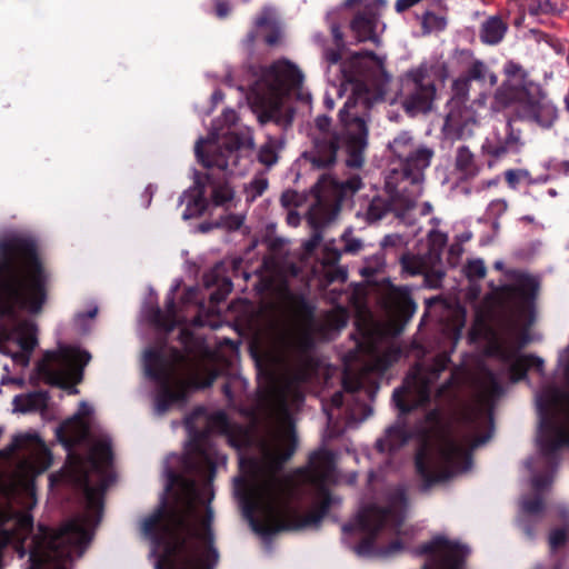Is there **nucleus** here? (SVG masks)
I'll use <instances>...</instances> for the list:
<instances>
[{
  "mask_svg": "<svg viewBox=\"0 0 569 569\" xmlns=\"http://www.w3.org/2000/svg\"><path fill=\"white\" fill-rule=\"evenodd\" d=\"M313 347L307 326L284 321L272 326L253 351L269 376L262 398L273 422L259 439L257 453L240 460L244 477L236 480L234 491L243 517L264 540L284 529L281 521L291 508V481L280 470L296 450L292 413L305 401L302 387L312 372Z\"/></svg>",
  "mask_w": 569,
  "mask_h": 569,
  "instance_id": "obj_1",
  "label": "nucleus"
},
{
  "mask_svg": "<svg viewBox=\"0 0 569 569\" xmlns=\"http://www.w3.org/2000/svg\"><path fill=\"white\" fill-rule=\"evenodd\" d=\"M462 320L440 326L436 355L428 367L416 365L393 391L392 400L399 410L397 421L388 427L383 437L376 441L380 453L391 455L416 438V470L422 480L421 491L443 482L471 468V451L486 443L492 435V417L485 407L468 410L457 430L446 427L442 406L455 403L462 385L470 376L467 362L456 366L450 377L435 393L436 407L431 403V387L450 363V355L461 338Z\"/></svg>",
  "mask_w": 569,
  "mask_h": 569,
  "instance_id": "obj_2",
  "label": "nucleus"
},
{
  "mask_svg": "<svg viewBox=\"0 0 569 569\" xmlns=\"http://www.w3.org/2000/svg\"><path fill=\"white\" fill-rule=\"evenodd\" d=\"M389 149L399 167L386 177L383 194H376L367 203L365 216L370 222L381 220L389 212L406 220L423 192L425 171L435 154L426 144L416 143L408 131L396 136L389 142Z\"/></svg>",
  "mask_w": 569,
  "mask_h": 569,
  "instance_id": "obj_9",
  "label": "nucleus"
},
{
  "mask_svg": "<svg viewBox=\"0 0 569 569\" xmlns=\"http://www.w3.org/2000/svg\"><path fill=\"white\" fill-rule=\"evenodd\" d=\"M268 188V179L260 173L254 176L249 183L244 184L243 192L248 202H253Z\"/></svg>",
  "mask_w": 569,
  "mask_h": 569,
  "instance_id": "obj_40",
  "label": "nucleus"
},
{
  "mask_svg": "<svg viewBox=\"0 0 569 569\" xmlns=\"http://www.w3.org/2000/svg\"><path fill=\"white\" fill-rule=\"evenodd\" d=\"M48 401L49 395L42 390L18 395L12 400L13 411L21 413L43 411L47 408Z\"/></svg>",
  "mask_w": 569,
  "mask_h": 569,
  "instance_id": "obj_29",
  "label": "nucleus"
},
{
  "mask_svg": "<svg viewBox=\"0 0 569 569\" xmlns=\"http://www.w3.org/2000/svg\"><path fill=\"white\" fill-rule=\"evenodd\" d=\"M330 325L339 330L343 328L348 322V315L345 309H339L328 316Z\"/></svg>",
  "mask_w": 569,
  "mask_h": 569,
  "instance_id": "obj_48",
  "label": "nucleus"
},
{
  "mask_svg": "<svg viewBox=\"0 0 569 569\" xmlns=\"http://www.w3.org/2000/svg\"><path fill=\"white\" fill-rule=\"evenodd\" d=\"M519 173V178L521 180V183L525 182L527 184H532L533 177L530 174V172L526 169H517Z\"/></svg>",
  "mask_w": 569,
  "mask_h": 569,
  "instance_id": "obj_59",
  "label": "nucleus"
},
{
  "mask_svg": "<svg viewBox=\"0 0 569 569\" xmlns=\"http://www.w3.org/2000/svg\"><path fill=\"white\" fill-rule=\"evenodd\" d=\"M320 241H321L320 231L318 229H316L315 232L312 233V236L310 237V239H308L305 242V244H303L305 250L308 253L312 252L320 244Z\"/></svg>",
  "mask_w": 569,
  "mask_h": 569,
  "instance_id": "obj_52",
  "label": "nucleus"
},
{
  "mask_svg": "<svg viewBox=\"0 0 569 569\" xmlns=\"http://www.w3.org/2000/svg\"><path fill=\"white\" fill-rule=\"evenodd\" d=\"M403 244V238L399 233L387 234L381 240V247L387 248H397Z\"/></svg>",
  "mask_w": 569,
  "mask_h": 569,
  "instance_id": "obj_49",
  "label": "nucleus"
},
{
  "mask_svg": "<svg viewBox=\"0 0 569 569\" xmlns=\"http://www.w3.org/2000/svg\"><path fill=\"white\" fill-rule=\"evenodd\" d=\"M231 385H232V382L224 383L222 387V392L226 396V398L228 399L229 403L234 405V398L231 392Z\"/></svg>",
  "mask_w": 569,
  "mask_h": 569,
  "instance_id": "obj_60",
  "label": "nucleus"
},
{
  "mask_svg": "<svg viewBox=\"0 0 569 569\" xmlns=\"http://www.w3.org/2000/svg\"><path fill=\"white\" fill-rule=\"evenodd\" d=\"M553 170L562 173L565 176H569V160L560 161L553 166Z\"/></svg>",
  "mask_w": 569,
  "mask_h": 569,
  "instance_id": "obj_57",
  "label": "nucleus"
},
{
  "mask_svg": "<svg viewBox=\"0 0 569 569\" xmlns=\"http://www.w3.org/2000/svg\"><path fill=\"white\" fill-rule=\"evenodd\" d=\"M455 169L459 173L460 179L469 180L480 173L481 166L476 161V157L470 149L461 144L456 150Z\"/></svg>",
  "mask_w": 569,
  "mask_h": 569,
  "instance_id": "obj_28",
  "label": "nucleus"
},
{
  "mask_svg": "<svg viewBox=\"0 0 569 569\" xmlns=\"http://www.w3.org/2000/svg\"><path fill=\"white\" fill-rule=\"evenodd\" d=\"M92 407L82 401L74 416L58 430V437L69 451L68 465L61 477L83 492L84 511L74 517L82 519L91 532L102 516L103 495L114 480L111 439L107 433H94L88 418Z\"/></svg>",
  "mask_w": 569,
  "mask_h": 569,
  "instance_id": "obj_7",
  "label": "nucleus"
},
{
  "mask_svg": "<svg viewBox=\"0 0 569 569\" xmlns=\"http://www.w3.org/2000/svg\"><path fill=\"white\" fill-rule=\"evenodd\" d=\"M499 181H500L499 176H497L492 179H489V180H482L476 186V190L481 191V190H485V189H488L491 187H496L499 183Z\"/></svg>",
  "mask_w": 569,
  "mask_h": 569,
  "instance_id": "obj_56",
  "label": "nucleus"
},
{
  "mask_svg": "<svg viewBox=\"0 0 569 569\" xmlns=\"http://www.w3.org/2000/svg\"><path fill=\"white\" fill-rule=\"evenodd\" d=\"M521 131L515 129L512 121H502L493 128L481 146L482 153L488 157V167L493 168L499 160L508 154L519 153L522 149Z\"/></svg>",
  "mask_w": 569,
  "mask_h": 569,
  "instance_id": "obj_20",
  "label": "nucleus"
},
{
  "mask_svg": "<svg viewBox=\"0 0 569 569\" xmlns=\"http://www.w3.org/2000/svg\"><path fill=\"white\" fill-rule=\"evenodd\" d=\"M503 71L506 80L498 88L495 99L501 106L517 104L520 118L550 128L558 118V110L545 94L541 87L528 79L525 69L513 61H508Z\"/></svg>",
  "mask_w": 569,
  "mask_h": 569,
  "instance_id": "obj_13",
  "label": "nucleus"
},
{
  "mask_svg": "<svg viewBox=\"0 0 569 569\" xmlns=\"http://www.w3.org/2000/svg\"><path fill=\"white\" fill-rule=\"evenodd\" d=\"M342 386L343 390L333 393L329 403H322V409L328 420V428H336V420L340 415L336 413V410L340 411L346 402H358L357 393L362 389L363 383L360 376L355 375L351 370H346L343 372Z\"/></svg>",
  "mask_w": 569,
  "mask_h": 569,
  "instance_id": "obj_24",
  "label": "nucleus"
},
{
  "mask_svg": "<svg viewBox=\"0 0 569 569\" xmlns=\"http://www.w3.org/2000/svg\"><path fill=\"white\" fill-rule=\"evenodd\" d=\"M365 6H371L372 9L378 12V9L387 6V0H372L370 3H366Z\"/></svg>",
  "mask_w": 569,
  "mask_h": 569,
  "instance_id": "obj_61",
  "label": "nucleus"
},
{
  "mask_svg": "<svg viewBox=\"0 0 569 569\" xmlns=\"http://www.w3.org/2000/svg\"><path fill=\"white\" fill-rule=\"evenodd\" d=\"M221 273L222 268L217 264L203 274V284L207 288L217 287V290L210 295V300L216 303L222 301L232 290V281L222 277Z\"/></svg>",
  "mask_w": 569,
  "mask_h": 569,
  "instance_id": "obj_30",
  "label": "nucleus"
},
{
  "mask_svg": "<svg viewBox=\"0 0 569 569\" xmlns=\"http://www.w3.org/2000/svg\"><path fill=\"white\" fill-rule=\"evenodd\" d=\"M282 146V138H274L269 136L258 152V160L267 167L273 166L278 161V152Z\"/></svg>",
  "mask_w": 569,
  "mask_h": 569,
  "instance_id": "obj_38",
  "label": "nucleus"
},
{
  "mask_svg": "<svg viewBox=\"0 0 569 569\" xmlns=\"http://www.w3.org/2000/svg\"><path fill=\"white\" fill-rule=\"evenodd\" d=\"M407 497L403 487H397L388 495L385 507L370 505L361 509L353 521L342 527V542L362 558H390L403 550L399 540L386 547L375 543L380 532L399 533L407 515Z\"/></svg>",
  "mask_w": 569,
  "mask_h": 569,
  "instance_id": "obj_11",
  "label": "nucleus"
},
{
  "mask_svg": "<svg viewBox=\"0 0 569 569\" xmlns=\"http://www.w3.org/2000/svg\"><path fill=\"white\" fill-rule=\"evenodd\" d=\"M401 267L403 272L409 276L428 274L438 264L436 261L429 260L428 254H405L401 257Z\"/></svg>",
  "mask_w": 569,
  "mask_h": 569,
  "instance_id": "obj_32",
  "label": "nucleus"
},
{
  "mask_svg": "<svg viewBox=\"0 0 569 569\" xmlns=\"http://www.w3.org/2000/svg\"><path fill=\"white\" fill-rule=\"evenodd\" d=\"M508 209V202L505 199H495L492 200L486 210V214L489 219H493V224L496 226L498 220L502 214L506 213Z\"/></svg>",
  "mask_w": 569,
  "mask_h": 569,
  "instance_id": "obj_45",
  "label": "nucleus"
},
{
  "mask_svg": "<svg viewBox=\"0 0 569 569\" xmlns=\"http://www.w3.org/2000/svg\"><path fill=\"white\" fill-rule=\"evenodd\" d=\"M469 552L468 546L443 536H437L415 550L417 556H430L421 569H465Z\"/></svg>",
  "mask_w": 569,
  "mask_h": 569,
  "instance_id": "obj_19",
  "label": "nucleus"
},
{
  "mask_svg": "<svg viewBox=\"0 0 569 569\" xmlns=\"http://www.w3.org/2000/svg\"><path fill=\"white\" fill-rule=\"evenodd\" d=\"M211 99H212V102L213 104L216 106L217 103H219L220 101L223 100V93L221 90H214L212 96H211Z\"/></svg>",
  "mask_w": 569,
  "mask_h": 569,
  "instance_id": "obj_64",
  "label": "nucleus"
},
{
  "mask_svg": "<svg viewBox=\"0 0 569 569\" xmlns=\"http://www.w3.org/2000/svg\"><path fill=\"white\" fill-rule=\"evenodd\" d=\"M98 312L97 307L90 309L86 313H78L74 318V323L77 327H79L82 331H86L87 328L83 327L82 322L84 319H93Z\"/></svg>",
  "mask_w": 569,
  "mask_h": 569,
  "instance_id": "obj_53",
  "label": "nucleus"
},
{
  "mask_svg": "<svg viewBox=\"0 0 569 569\" xmlns=\"http://www.w3.org/2000/svg\"><path fill=\"white\" fill-rule=\"evenodd\" d=\"M179 288V283L173 286L166 298V311L163 312L159 308H156L151 311L150 321L159 329H162L167 332L172 331L176 326L180 323V320L177 316L176 303H174V295Z\"/></svg>",
  "mask_w": 569,
  "mask_h": 569,
  "instance_id": "obj_27",
  "label": "nucleus"
},
{
  "mask_svg": "<svg viewBox=\"0 0 569 569\" xmlns=\"http://www.w3.org/2000/svg\"><path fill=\"white\" fill-rule=\"evenodd\" d=\"M361 2H362V0H345L339 8L332 9L331 11H329L327 13L326 19H327L328 24L330 26V30H331V33H332V37L335 40L336 48L335 49L323 48V52L326 50H332V51H338L339 54L341 56V49L345 47V42H343V34L340 30V24H339L340 16L345 9L351 8L355 4H358Z\"/></svg>",
  "mask_w": 569,
  "mask_h": 569,
  "instance_id": "obj_31",
  "label": "nucleus"
},
{
  "mask_svg": "<svg viewBox=\"0 0 569 569\" xmlns=\"http://www.w3.org/2000/svg\"><path fill=\"white\" fill-rule=\"evenodd\" d=\"M190 448L172 453L163 466L164 491L158 508L141 523L150 541L156 569H214L219 551L211 528L212 481L217 462L224 460L211 442V435H226L230 422L223 411L208 415L194 409L184 419Z\"/></svg>",
  "mask_w": 569,
  "mask_h": 569,
  "instance_id": "obj_3",
  "label": "nucleus"
},
{
  "mask_svg": "<svg viewBox=\"0 0 569 569\" xmlns=\"http://www.w3.org/2000/svg\"><path fill=\"white\" fill-rule=\"evenodd\" d=\"M448 234L439 229L431 228L428 232V252L429 260L440 263L441 253L447 246Z\"/></svg>",
  "mask_w": 569,
  "mask_h": 569,
  "instance_id": "obj_37",
  "label": "nucleus"
},
{
  "mask_svg": "<svg viewBox=\"0 0 569 569\" xmlns=\"http://www.w3.org/2000/svg\"><path fill=\"white\" fill-rule=\"evenodd\" d=\"M442 77V68L421 63L401 78L400 96L402 106L411 114L426 113L432 108L436 98V80Z\"/></svg>",
  "mask_w": 569,
  "mask_h": 569,
  "instance_id": "obj_18",
  "label": "nucleus"
},
{
  "mask_svg": "<svg viewBox=\"0 0 569 569\" xmlns=\"http://www.w3.org/2000/svg\"><path fill=\"white\" fill-rule=\"evenodd\" d=\"M0 453L3 457L19 456L12 485L29 488L32 478L51 463V455L36 432L18 433Z\"/></svg>",
  "mask_w": 569,
  "mask_h": 569,
  "instance_id": "obj_17",
  "label": "nucleus"
},
{
  "mask_svg": "<svg viewBox=\"0 0 569 569\" xmlns=\"http://www.w3.org/2000/svg\"><path fill=\"white\" fill-rule=\"evenodd\" d=\"M420 21L426 33L442 31L447 26V20L443 16L436 14L431 11H425Z\"/></svg>",
  "mask_w": 569,
  "mask_h": 569,
  "instance_id": "obj_41",
  "label": "nucleus"
},
{
  "mask_svg": "<svg viewBox=\"0 0 569 569\" xmlns=\"http://www.w3.org/2000/svg\"><path fill=\"white\" fill-rule=\"evenodd\" d=\"M525 6L530 16L548 14L556 11L550 0H525Z\"/></svg>",
  "mask_w": 569,
  "mask_h": 569,
  "instance_id": "obj_42",
  "label": "nucleus"
},
{
  "mask_svg": "<svg viewBox=\"0 0 569 569\" xmlns=\"http://www.w3.org/2000/svg\"><path fill=\"white\" fill-rule=\"evenodd\" d=\"M400 358V350L398 348L389 347L382 352H373L370 363L367 366V371L382 375Z\"/></svg>",
  "mask_w": 569,
  "mask_h": 569,
  "instance_id": "obj_33",
  "label": "nucleus"
},
{
  "mask_svg": "<svg viewBox=\"0 0 569 569\" xmlns=\"http://www.w3.org/2000/svg\"><path fill=\"white\" fill-rule=\"evenodd\" d=\"M469 79L462 74L460 78L456 79L452 84V90L455 92V96L452 99H461L466 101V97L469 91Z\"/></svg>",
  "mask_w": 569,
  "mask_h": 569,
  "instance_id": "obj_47",
  "label": "nucleus"
},
{
  "mask_svg": "<svg viewBox=\"0 0 569 569\" xmlns=\"http://www.w3.org/2000/svg\"><path fill=\"white\" fill-rule=\"evenodd\" d=\"M486 266L482 259L470 260L466 266V274L470 280H479L486 276Z\"/></svg>",
  "mask_w": 569,
  "mask_h": 569,
  "instance_id": "obj_44",
  "label": "nucleus"
},
{
  "mask_svg": "<svg viewBox=\"0 0 569 569\" xmlns=\"http://www.w3.org/2000/svg\"><path fill=\"white\" fill-rule=\"evenodd\" d=\"M323 102H325V106H326V108L328 110H332L333 109L335 101H333V99L331 97L330 90H327Z\"/></svg>",
  "mask_w": 569,
  "mask_h": 569,
  "instance_id": "obj_62",
  "label": "nucleus"
},
{
  "mask_svg": "<svg viewBox=\"0 0 569 569\" xmlns=\"http://www.w3.org/2000/svg\"><path fill=\"white\" fill-rule=\"evenodd\" d=\"M507 31L506 23L499 17L488 18L481 26L480 39L487 44L499 43Z\"/></svg>",
  "mask_w": 569,
  "mask_h": 569,
  "instance_id": "obj_34",
  "label": "nucleus"
},
{
  "mask_svg": "<svg viewBox=\"0 0 569 569\" xmlns=\"http://www.w3.org/2000/svg\"><path fill=\"white\" fill-rule=\"evenodd\" d=\"M341 240L343 241V248L339 249L336 247L335 240L326 242L323 246V252L321 258V267L325 272V278L328 283L340 281L345 282L348 278V271L346 268L341 266H337L341 253H356L361 247L362 242L360 239L352 238L350 232L346 231L341 236Z\"/></svg>",
  "mask_w": 569,
  "mask_h": 569,
  "instance_id": "obj_22",
  "label": "nucleus"
},
{
  "mask_svg": "<svg viewBox=\"0 0 569 569\" xmlns=\"http://www.w3.org/2000/svg\"><path fill=\"white\" fill-rule=\"evenodd\" d=\"M231 8L228 1L224 0H216V14L218 18H226Z\"/></svg>",
  "mask_w": 569,
  "mask_h": 569,
  "instance_id": "obj_54",
  "label": "nucleus"
},
{
  "mask_svg": "<svg viewBox=\"0 0 569 569\" xmlns=\"http://www.w3.org/2000/svg\"><path fill=\"white\" fill-rule=\"evenodd\" d=\"M353 373L356 375V372ZM357 376L361 377L362 383L365 385V373L360 372L357 373ZM362 390H365L366 393H369V390L363 386L362 389L357 393L358 402H355V407L348 405L345 408V415L348 422L362 421L370 413L368 406L365 403V401L360 400V393Z\"/></svg>",
  "mask_w": 569,
  "mask_h": 569,
  "instance_id": "obj_39",
  "label": "nucleus"
},
{
  "mask_svg": "<svg viewBox=\"0 0 569 569\" xmlns=\"http://www.w3.org/2000/svg\"><path fill=\"white\" fill-rule=\"evenodd\" d=\"M327 79L339 98L349 94L339 111L341 133L331 130V119L321 114L310 131L311 147L302 153L313 169H327L336 163L338 149L347 152L346 164L359 169L368 146L367 116L372 104L385 100L391 76L385 69V57L360 51L340 61L338 51L326 50Z\"/></svg>",
  "mask_w": 569,
  "mask_h": 569,
  "instance_id": "obj_4",
  "label": "nucleus"
},
{
  "mask_svg": "<svg viewBox=\"0 0 569 569\" xmlns=\"http://www.w3.org/2000/svg\"><path fill=\"white\" fill-rule=\"evenodd\" d=\"M209 172L204 174L202 181L201 174L194 173V186L190 187L179 197V206L186 204L182 212V219L189 220L201 216L209 204L229 209L233 206L234 190L228 180L229 176H241V173L231 172L217 166L207 168Z\"/></svg>",
  "mask_w": 569,
  "mask_h": 569,
  "instance_id": "obj_15",
  "label": "nucleus"
},
{
  "mask_svg": "<svg viewBox=\"0 0 569 569\" xmlns=\"http://www.w3.org/2000/svg\"><path fill=\"white\" fill-rule=\"evenodd\" d=\"M377 272V268L366 264L361 269V274L365 277H372Z\"/></svg>",
  "mask_w": 569,
  "mask_h": 569,
  "instance_id": "obj_63",
  "label": "nucleus"
},
{
  "mask_svg": "<svg viewBox=\"0 0 569 569\" xmlns=\"http://www.w3.org/2000/svg\"><path fill=\"white\" fill-rule=\"evenodd\" d=\"M252 74L256 80L250 96L261 124L274 123L282 130L291 127L295 110L281 101L290 93H296L298 100L310 107L311 94L302 89L303 74L291 61L280 59L269 67H252Z\"/></svg>",
  "mask_w": 569,
  "mask_h": 569,
  "instance_id": "obj_10",
  "label": "nucleus"
},
{
  "mask_svg": "<svg viewBox=\"0 0 569 569\" xmlns=\"http://www.w3.org/2000/svg\"><path fill=\"white\" fill-rule=\"evenodd\" d=\"M243 223V217L239 214H227L219 219V221L216 222L217 228H223L228 231H236L238 230Z\"/></svg>",
  "mask_w": 569,
  "mask_h": 569,
  "instance_id": "obj_46",
  "label": "nucleus"
},
{
  "mask_svg": "<svg viewBox=\"0 0 569 569\" xmlns=\"http://www.w3.org/2000/svg\"><path fill=\"white\" fill-rule=\"evenodd\" d=\"M558 370L568 389L547 383L535 397L539 418L537 452L525 461L533 493L520 498L517 518L529 539H533L535 527L543 516V492L552 485L562 451L569 447V347L559 356Z\"/></svg>",
  "mask_w": 569,
  "mask_h": 569,
  "instance_id": "obj_6",
  "label": "nucleus"
},
{
  "mask_svg": "<svg viewBox=\"0 0 569 569\" xmlns=\"http://www.w3.org/2000/svg\"><path fill=\"white\" fill-rule=\"evenodd\" d=\"M559 518L563 521L561 528L553 529L549 535V546L551 551H556L563 546L569 538V509L560 506L558 509Z\"/></svg>",
  "mask_w": 569,
  "mask_h": 569,
  "instance_id": "obj_36",
  "label": "nucleus"
},
{
  "mask_svg": "<svg viewBox=\"0 0 569 569\" xmlns=\"http://www.w3.org/2000/svg\"><path fill=\"white\" fill-rule=\"evenodd\" d=\"M179 340L187 355L177 348H150L143 353L144 375L156 385L153 411L164 415L172 406L183 403L187 390L210 387L219 371L208 360L190 356L196 338L187 327L180 329Z\"/></svg>",
  "mask_w": 569,
  "mask_h": 569,
  "instance_id": "obj_8",
  "label": "nucleus"
},
{
  "mask_svg": "<svg viewBox=\"0 0 569 569\" xmlns=\"http://www.w3.org/2000/svg\"><path fill=\"white\" fill-rule=\"evenodd\" d=\"M154 191H156V187L154 186H152V184L147 186V188H146V190H144V192L142 194V198L146 201V203H144L146 207L150 206L151 199H152V196H153Z\"/></svg>",
  "mask_w": 569,
  "mask_h": 569,
  "instance_id": "obj_58",
  "label": "nucleus"
},
{
  "mask_svg": "<svg viewBox=\"0 0 569 569\" xmlns=\"http://www.w3.org/2000/svg\"><path fill=\"white\" fill-rule=\"evenodd\" d=\"M90 359L91 356L86 350L60 345L57 350L44 353L30 379L34 383L43 381L50 386L66 388L69 382L77 383L81 380L83 367Z\"/></svg>",
  "mask_w": 569,
  "mask_h": 569,
  "instance_id": "obj_16",
  "label": "nucleus"
},
{
  "mask_svg": "<svg viewBox=\"0 0 569 569\" xmlns=\"http://www.w3.org/2000/svg\"><path fill=\"white\" fill-rule=\"evenodd\" d=\"M535 287V280L528 276L519 274L516 280V289L521 293L531 290Z\"/></svg>",
  "mask_w": 569,
  "mask_h": 569,
  "instance_id": "obj_50",
  "label": "nucleus"
},
{
  "mask_svg": "<svg viewBox=\"0 0 569 569\" xmlns=\"http://www.w3.org/2000/svg\"><path fill=\"white\" fill-rule=\"evenodd\" d=\"M257 29L269 28L270 32L264 36V41L269 46H274L281 38V31L277 26L273 18V11L270 8H264L261 14L256 19L254 22Z\"/></svg>",
  "mask_w": 569,
  "mask_h": 569,
  "instance_id": "obj_35",
  "label": "nucleus"
},
{
  "mask_svg": "<svg viewBox=\"0 0 569 569\" xmlns=\"http://www.w3.org/2000/svg\"><path fill=\"white\" fill-rule=\"evenodd\" d=\"M490 356L498 362L497 372L481 368L480 390L486 402H491L503 393V382L515 383L527 377V371L536 370L543 376L545 362L532 355H522L509 342H496L490 347Z\"/></svg>",
  "mask_w": 569,
  "mask_h": 569,
  "instance_id": "obj_14",
  "label": "nucleus"
},
{
  "mask_svg": "<svg viewBox=\"0 0 569 569\" xmlns=\"http://www.w3.org/2000/svg\"><path fill=\"white\" fill-rule=\"evenodd\" d=\"M422 0H397L395 4V9L398 13L405 12L406 10L412 8L418 4Z\"/></svg>",
  "mask_w": 569,
  "mask_h": 569,
  "instance_id": "obj_55",
  "label": "nucleus"
},
{
  "mask_svg": "<svg viewBox=\"0 0 569 569\" xmlns=\"http://www.w3.org/2000/svg\"><path fill=\"white\" fill-rule=\"evenodd\" d=\"M477 126L476 111L461 99L448 102V113L442 131L451 139H460L472 134Z\"/></svg>",
  "mask_w": 569,
  "mask_h": 569,
  "instance_id": "obj_23",
  "label": "nucleus"
},
{
  "mask_svg": "<svg viewBox=\"0 0 569 569\" xmlns=\"http://www.w3.org/2000/svg\"><path fill=\"white\" fill-rule=\"evenodd\" d=\"M337 188L340 189L343 196L355 193L362 187L361 178L358 174H353L346 180L335 181Z\"/></svg>",
  "mask_w": 569,
  "mask_h": 569,
  "instance_id": "obj_43",
  "label": "nucleus"
},
{
  "mask_svg": "<svg viewBox=\"0 0 569 569\" xmlns=\"http://www.w3.org/2000/svg\"><path fill=\"white\" fill-rule=\"evenodd\" d=\"M333 477V453L326 449L315 451L306 468L299 470L298 480L311 487L328 506L331 498L328 483Z\"/></svg>",
  "mask_w": 569,
  "mask_h": 569,
  "instance_id": "obj_21",
  "label": "nucleus"
},
{
  "mask_svg": "<svg viewBox=\"0 0 569 569\" xmlns=\"http://www.w3.org/2000/svg\"><path fill=\"white\" fill-rule=\"evenodd\" d=\"M237 119L233 109H226L212 123L208 138H199L196 142V157L204 168L217 166L236 173L249 169L254 147L253 134L248 127H233Z\"/></svg>",
  "mask_w": 569,
  "mask_h": 569,
  "instance_id": "obj_12",
  "label": "nucleus"
},
{
  "mask_svg": "<svg viewBox=\"0 0 569 569\" xmlns=\"http://www.w3.org/2000/svg\"><path fill=\"white\" fill-rule=\"evenodd\" d=\"M505 179L509 186V188L516 190L519 184L521 183V180L519 178V173L517 169H509L505 172Z\"/></svg>",
  "mask_w": 569,
  "mask_h": 569,
  "instance_id": "obj_51",
  "label": "nucleus"
},
{
  "mask_svg": "<svg viewBox=\"0 0 569 569\" xmlns=\"http://www.w3.org/2000/svg\"><path fill=\"white\" fill-rule=\"evenodd\" d=\"M350 29L358 42L371 41L380 43V34L385 31L386 24L380 20L379 12L371 6H363L350 22Z\"/></svg>",
  "mask_w": 569,
  "mask_h": 569,
  "instance_id": "obj_25",
  "label": "nucleus"
},
{
  "mask_svg": "<svg viewBox=\"0 0 569 569\" xmlns=\"http://www.w3.org/2000/svg\"><path fill=\"white\" fill-rule=\"evenodd\" d=\"M48 280L32 238L10 233L0 239V352L14 367L27 368L38 345L37 327L23 311L41 310Z\"/></svg>",
  "mask_w": 569,
  "mask_h": 569,
  "instance_id": "obj_5",
  "label": "nucleus"
},
{
  "mask_svg": "<svg viewBox=\"0 0 569 569\" xmlns=\"http://www.w3.org/2000/svg\"><path fill=\"white\" fill-rule=\"evenodd\" d=\"M453 60L463 70V74L469 81H486L488 77L491 86L497 83V77L490 73L487 66L481 60L476 59L470 50H457Z\"/></svg>",
  "mask_w": 569,
  "mask_h": 569,
  "instance_id": "obj_26",
  "label": "nucleus"
}]
</instances>
